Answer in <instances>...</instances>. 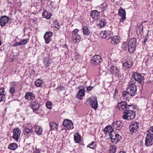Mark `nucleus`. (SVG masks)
Segmentation results:
<instances>
[{
	"label": "nucleus",
	"instance_id": "obj_30",
	"mask_svg": "<svg viewBox=\"0 0 153 153\" xmlns=\"http://www.w3.org/2000/svg\"><path fill=\"white\" fill-rule=\"evenodd\" d=\"M43 63L46 67H48L51 63V60L49 58H45L43 60Z\"/></svg>",
	"mask_w": 153,
	"mask_h": 153
},
{
	"label": "nucleus",
	"instance_id": "obj_33",
	"mask_svg": "<svg viewBox=\"0 0 153 153\" xmlns=\"http://www.w3.org/2000/svg\"><path fill=\"white\" fill-rule=\"evenodd\" d=\"M40 107L39 104L37 103H34L32 105V108L33 109V111H35L39 109V108Z\"/></svg>",
	"mask_w": 153,
	"mask_h": 153
},
{
	"label": "nucleus",
	"instance_id": "obj_16",
	"mask_svg": "<svg viewBox=\"0 0 153 153\" xmlns=\"http://www.w3.org/2000/svg\"><path fill=\"white\" fill-rule=\"evenodd\" d=\"M120 37L117 36H115L112 37L110 39L111 43L112 45H117L120 42Z\"/></svg>",
	"mask_w": 153,
	"mask_h": 153
},
{
	"label": "nucleus",
	"instance_id": "obj_9",
	"mask_svg": "<svg viewBox=\"0 0 153 153\" xmlns=\"http://www.w3.org/2000/svg\"><path fill=\"white\" fill-rule=\"evenodd\" d=\"M21 131L19 128L14 129L13 130V138L16 141H18L20 137Z\"/></svg>",
	"mask_w": 153,
	"mask_h": 153
},
{
	"label": "nucleus",
	"instance_id": "obj_58",
	"mask_svg": "<svg viewBox=\"0 0 153 153\" xmlns=\"http://www.w3.org/2000/svg\"><path fill=\"white\" fill-rule=\"evenodd\" d=\"M151 60H153V55L150 58Z\"/></svg>",
	"mask_w": 153,
	"mask_h": 153
},
{
	"label": "nucleus",
	"instance_id": "obj_53",
	"mask_svg": "<svg viewBox=\"0 0 153 153\" xmlns=\"http://www.w3.org/2000/svg\"><path fill=\"white\" fill-rule=\"evenodd\" d=\"M79 31V30L77 29H75L73 31V34H77V32Z\"/></svg>",
	"mask_w": 153,
	"mask_h": 153
},
{
	"label": "nucleus",
	"instance_id": "obj_15",
	"mask_svg": "<svg viewBox=\"0 0 153 153\" xmlns=\"http://www.w3.org/2000/svg\"><path fill=\"white\" fill-rule=\"evenodd\" d=\"M17 83V82H13L10 83V87L9 91L11 95H13L15 92V87Z\"/></svg>",
	"mask_w": 153,
	"mask_h": 153
},
{
	"label": "nucleus",
	"instance_id": "obj_59",
	"mask_svg": "<svg viewBox=\"0 0 153 153\" xmlns=\"http://www.w3.org/2000/svg\"><path fill=\"white\" fill-rule=\"evenodd\" d=\"M2 44V42L1 40L0 39V46Z\"/></svg>",
	"mask_w": 153,
	"mask_h": 153
},
{
	"label": "nucleus",
	"instance_id": "obj_1",
	"mask_svg": "<svg viewBox=\"0 0 153 153\" xmlns=\"http://www.w3.org/2000/svg\"><path fill=\"white\" fill-rule=\"evenodd\" d=\"M117 107L119 110L124 111L122 117L124 120H131L135 117L136 114L134 111L135 107L134 105H128L126 102L123 101L118 103Z\"/></svg>",
	"mask_w": 153,
	"mask_h": 153
},
{
	"label": "nucleus",
	"instance_id": "obj_32",
	"mask_svg": "<svg viewBox=\"0 0 153 153\" xmlns=\"http://www.w3.org/2000/svg\"><path fill=\"white\" fill-rule=\"evenodd\" d=\"M73 39L76 40V42H79L81 39V37L78 34H73Z\"/></svg>",
	"mask_w": 153,
	"mask_h": 153
},
{
	"label": "nucleus",
	"instance_id": "obj_36",
	"mask_svg": "<svg viewBox=\"0 0 153 153\" xmlns=\"http://www.w3.org/2000/svg\"><path fill=\"white\" fill-rule=\"evenodd\" d=\"M116 147L115 145H111L109 149L110 153H115L116 151Z\"/></svg>",
	"mask_w": 153,
	"mask_h": 153
},
{
	"label": "nucleus",
	"instance_id": "obj_56",
	"mask_svg": "<svg viewBox=\"0 0 153 153\" xmlns=\"http://www.w3.org/2000/svg\"><path fill=\"white\" fill-rule=\"evenodd\" d=\"M119 153H126L124 151H121L119 152Z\"/></svg>",
	"mask_w": 153,
	"mask_h": 153
},
{
	"label": "nucleus",
	"instance_id": "obj_2",
	"mask_svg": "<svg viewBox=\"0 0 153 153\" xmlns=\"http://www.w3.org/2000/svg\"><path fill=\"white\" fill-rule=\"evenodd\" d=\"M144 79V77L140 73L137 72H133L132 78L129 81L135 84L136 81L138 83H141Z\"/></svg>",
	"mask_w": 153,
	"mask_h": 153
},
{
	"label": "nucleus",
	"instance_id": "obj_23",
	"mask_svg": "<svg viewBox=\"0 0 153 153\" xmlns=\"http://www.w3.org/2000/svg\"><path fill=\"white\" fill-rule=\"evenodd\" d=\"M99 12L96 10H94L91 13V16L93 19H98V16H100Z\"/></svg>",
	"mask_w": 153,
	"mask_h": 153
},
{
	"label": "nucleus",
	"instance_id": "obj_29",
	"mask_svg": "<svg viewBox=\"0 0 153 153\" xmlns=\"http://www.w3.org/2000/svg\"><path fill=\"white\" fill-rule=\"evenodd\" d=\"M43 83V81L39 79H37L35 83V86L37 87H41Z\"/></svg>",
	"mask_w": 153,
	"mask_h": 153
},
{
	"label": "nucleus",
	"instance_id": "obj_22",
	"mask_svg": "<svg viewBox=\"0 0 153 153\" xmlns=\"http://www.w3.org/2000/svg\"><path fill=\"white\" fill-rule=\"evenodd\" d=\"M34 94L31 92H27L25 96V98L28 100H33L34 98Z\"/></svg>",
	"mask_w": 153,
	"mask_h": 153
},
{
	"label": "nucleus",
	"instance_id": "obj_10",
	"mask_svg": "<svg viewBox=\"0 0 153 153\" xmlns=\"http://www.w3.org/2000/svg\"><path fill=\"white\" fill-rule=\"evenodd\" d=\"M91 62L94 65L98 64L102 61L101 56L99 55L94 56L92 59Z\"/></svg>",
	"mask_w": 153,
	"mask_h": 153
},
{
	"label": "nucleus",
	"instance_id": "obj_40",
	"mask_svg": "<svg viewBox=\"0 0 153 153\" xmlns=\"http://www.w3.org/2000/svg\"><path fill=\"white\" fill-rule=\"evenodd\" d=\"M96 145L95 143L94 142H92L91 143L88 145L87 147H89L92 149H94L95 148Z\"/></svg>",
	"mask_w": 153,
	"mask_h": 153
},
{
	"label": "nucleus",
	"instance_id": "obj_37",
	"mask_svg": "<svg viewBox=\"0 0 153 153\" xmlns=\"http://www.w3.org/2000/svg\"><path fill=\"white\" fill-rule=\"evenodd\" d=\"M130 95V94L128 93V91H124L123 92L122 94V96L125 99H127L129 97V96Z\"/></svg>",
	"mask_w": 153,
	"mask_h": 153
},
{
	"label": "nucleus",
	"instance_id": "obj_17",
	"mask_svg": "<svg viewBox=\"0 0 153 153\" xmlns=\"http://www.w3.org/2000/svg\"><path fill=\"white\" fill-rule=\"evenodd\" d=\"M113 128L110 125L106 126V137H108L111 135V133L114 132L113 131Z\"/></svg>",
	"mask_w": 153,
	"mask_h": 153
},
{
	"label": "nucleus",
	"instance_id": "obj_47",
	"mask_svg": "<svg viewBox=\"0 0 153 153\" xmlns=\"http://www.w3.org/2000/svg\"><path fill=\"white\" fill-rule=\"evenodd\" d=\"M53 25L54 27L56 28H58L59 27V25L56 22H54Z\"/></svg>",
	"mask_w": 153,
	"mask_h": 153
},
{
	"label": "nucleus",
	"instance_id": "obj_39",
	"mask_svg": "<svg viewBox=\"0 0 153 153\" xmlns=\"http://www.w3.org/2000/svg\"><path fill=\"white\" fill-rule=\"evenodd\" d=\"M105 20H103L102 21V20H101L100 21V22L99 23H97V25L100 27H103L105 26V23L104 22Z\"/></svg>",
	"mask_w": 153,
	"mask_h": 153
},
{
	"label": "nucleus",
	"instance_id": "obj_19",
	"mask_svg": "<svg viewBox=\"0 0 153 153\" xmlns=\"http://www.w3.org/2000/svg\"><path fill=\"white\" fill-rule=\"evenodd\" d=\"M118 15L121 17L120 19H125L126 18V13L124 9L122 8L121 7L119 10L118 13Z\"/></svg>",
	"mask_w": 153,
	"mask_h": 153
},
{
	"label": "nucleus",
	"instance_id": "obj_26",
	"mask_svg": "<svg viewBox=\"0 0 153 153\" xmlns=\"http://www.w3.org/2000/svg\"><path fill=\"white\" fill-rule=\"evenodd\" d=\"M133 64L132 62H126L123 64V66L125 68H130L132 66Z\"/></svg>",
	"mask_w": 153,
	"mask_h": 153
},
{
	"label": "nucleus",
	"instance_id": "obj_20",
	"mask_svg": "<svg viewBox=\"0 0 153 153\" xmlns=\"http://www.w3.org/2000/svg\"><path fill=\"white\" fill-rule=\"evenodd\" d=\"M4 92V88H0V102L5 100V95Z\"/></svg>",
	"mask_w": 153,
	"mask_h": 153
},
{
	"label": "nucleus",
	"instance_id": "obj_50",
	"mask_svg": "<svg viewBox=\"0 0 153 153\" xmlns=\"http://www.w3.org/2000/svg\"><path fill=\"white\" fill-rule=\"evenodd\" d=\"M33 153H40V151L39 149L36 148Z\"/></svg>",
	"mask_w": 153,
	"mask_h": 153
},
{
	"label": "nucleus",
	"instance_id": "obj_42",
	"mask_svg": "<svg viewBox=\"0 0 153 153\" xmlns=\"http://www.w3.org/2000/svg\"><path fill=\"white\" fill-rule=\"evenodd\" d=\"M128 44L127 42H124L122 45L121 48L123 50H126L128 48Z\"/></svg>",
	"mask_w": 153,
	"mask_h": 153
},
{
	"label": "nucleus",
	"instance_id": "obj_3",
	"mask_svg": "<svg viewBox=\"0 0 153 153\" xmlns=\"http://www.w3.org/2000/svg\"><path fill=\"white\" fill-rule=\"evenodd\" d=\"M126 90L130 94V95L133 96L136 93L137 87L134 83H131V82L129 81Z\"/></svg>",
	"mask_w": 153,
	"mask_h": 153
},
{
	"label": "nucleus",
	"instance_id": "obj_13",
	"mask_svg": "<svg viewBox=\"0 0 153 153\" xmlns=\"http://www.w3.org/2000/svg\"><path fill=\"white\" fill-rule=\"evenodd\" d=\"M109 71L111 73L116 74V76H118L119 75L120 72L119 69L113 65L109 67Z\"/></svg>",
	"mask_w": 153,
	"mask_h": 153
},
{
	"label": "nucleus",
	"instance_id": "obj_27",
	"mask_svg": "<svg viewBox=\"0 0 153 153\" xmlns=\"http://www.w3.org/2000/svg\"><path fill=\"white\" fill-rule=\"evenodd\" d=\"M52 14L51 13H48L46 11L44 10L42 13V16L47 19H49Z\"/></svg>",
	"mask_w": 153,
	"mask_h": 153
},
{
	"label": "nucleus",
	"instance_id": "obj_7",
	"mask_svg": "<svg viewBox=\"0 0 153 153\" xmlns=\"http://www.w3.org/2000/svg\"><path fill=\"white\" fill-rule=\"evenodd\" d=\"M110 138L112 143H117L121 139V136L115 132L111 133V135L108 136Z\"/></svg>",
	"mask_w": 153,
	"mask_h": 153
},
{
	"label": "nucleus",
	"instance_id": "obj_52",
	"mask_svg": "<svg viewBox=\"0 0 153 153\" xmlns=\"http://www.w3.org/2000/svg\"><path fill=\"white\" fill-rule=\"evenodd\" d=\"M9 19V18L5 16H2L1 17L0 19Z\"/></svg>",
	"mask_w": 153,
	"mask_h": 153
},
{
	"label": "nucleus",
	"instance_id": "obj_54",
	"mask_svg": "<svg viewBox=\"0 0 153 153\" xmlns=\"http://www.w3.org/2000/svg\"><path fill=\"white\" fill-rule=\"evenodd\" d=\"M117 93H118V91L116 89H115V90L114 91V93L113 94L114 96V97L115 96V95L117 94Z\"/></svg>",
	"mask_w": 153,
	"mask_h": 153
},
{
	"label": "nucleus",
	"instance_id": "obj_31",
	"mask_svg": "<svg viewBox=\"0 0 153 153\" xmlns=\"http://www.w3.org/2000/svg\"><path fill=\"white\" fill-rule=\"evenodd\" d=\"M17 147V145L15 143L10 144L8 146V148L12 150H15Z\"/></svg>",
	"mask_w": 153,
	"mask_h": 153
},
{
	"label": "nucleus",
	"instance_id": "obj_46",
	"mask_svg": "<svg viewBox=\"0 0 153 153\" xmlns=\"http://www.w3.org/2000/svg\"><path fill=\"white\" fill-rule=\"evenodd\" d=\"M105 31H102L100 33V36L102 38H105Z\"/></svg>",
	"mask_w": 153,
	"mask_h": 153
},
{
	"label": "nucleus",
	"instance_id": "obj_28",
	"mask_svg": "<svg viewBox=\"0 0 153 153\" xmlns=\"http://www.w3.org/2000/svg\"><path fill=\"white\" fill-rule=\"evenodd\" d=\"M74 138L75 142L76 143H79L80 141L81 137L77 133L74 134Z\"/></svg>",
	"mask_w": 153,
	"mask_h": 153
},
{
	"label": "nucleus",
	"instance_id": "obj_6",
	"mask_svg": "<svg viewBox=\"0 0 153 153\" xmlns=\"http://www.w3.org/2000/svg\"><path fill=\"white\" fill-rule=\"evenodd\" d=\"M137 40L135 38L130 39L128 41V49L130 53L134 52L135 50Z\"/></svg>",
	"mask_w": 153,
	"mask_h": 153
},
{
	"label": "nucleus",
	"instance_id": "obj_25",
	"mask_svg": "<svg viewBox=\"0 0 153 153\" xmlns=\"http://www.w3.org/2000/svg\"><path fill=\"white\" fill-rule=\"evenodd\" d=\"M50 126L52 130H56L58 128V125L54 122H52L50 123Z\"/></svg>",
	"mask_w": 153,
	"mask_h": 153
},
{
	"label": "nucleus",
	"instance_id": "obj_11",
	"mask_svg": "<svg viewBox=\"0 0 153 153\" xmlns=\"http://www.w3.org/2000/svg\"><path fill=\"white\" fill-rule=\"evenodd\" d=\"M153 144V137L146 134V137L145 145L147 146H150Z\"/></svg>",
	"mask_w": 153,
	"mask_h": 153
},
{
	"label": "nucleus",
	"instance_id": "obj_43",
	"mask_svg": "<svg viewBox=\"0 0 153 153\" xmlns=\"http://www.w3.org/2000/svg\"><path fill=\"white\" fill-rule=\"evenodd\" d=\"M29 39H23L20 42V45H26L27 43L28 42Z\"/></svg>",
	"mask_w": 153,
	"mask_h": 153
},
{
	"label": "nucleus",
	"instance_id": "obj_12",
	"mask_svg": "<svg viewBox=\"0 0 153 153\" xmlns=\"http://www.w3.org/2000/svg\"><path fill=\"white\" fill-rule=\"evenodd\" d=\"M138 128V124L137 123L131 122L130 124L129 127L130 133L132 134L133 132H136Z\"/></svg>",
	"mask_w": 153,
	"mask_h": 153
},
{
	"label": "nucleus",
	"instance_id": "obj_44",
	"mask_svg": "<svg viewBox=\"0 0 153 153\" xmlns=\"http://www.w3.org/2000/svg\"><path fill=\"white\" fill-rule=\"evenodd\" d=\"M52 103L51 102H47L46 103V106L48 108L51 109L52 108Z\"/></svg>",
	"mask_w": 153,
	"mask_h": 153
},
{
	"label": "nucleus",
	"instance_id": "obj_14",
	"mask_svg": "<svg viewBox=\"0 0 153 153\" xmlns=\"http://www.w3.org/2000/svg\"><path fill=\"white\" fill-rule=\"evenodd\" d=\"M53 33L51 32H47L45 34L44 38L46 43H48L51 41V37L53 36Z\"/></svg>",
	"mask_w": 153,
	"mask_h": 153
},
{
	"label": "nucleus",
	"instance_id": "obj_60",
	"mask_svg": "<svg viewBox=\"0 0 153 153\" xmlns=\"http://www.w3.org/2000/svg\"><path fill=\"white\" fill-rule=\"evenodd\" d=\"M103 132L105 133V128H104L103 129Z\"/></svg>",
	"mask_w": 153,
	"mask_h": 153
},
{
	"label": "nucleus",
	"instance_id": "obj_5",
	"mask_svg": "<svg viewBox=\"0 0 153 153\" xmlns=\"http://www.w3.org/2000/svg\"><path fill=\"white\" fill-rule=\"evenodd\" d=\"M86 103L91 105L92 107L95 110L97 108L98 104L97 99L95 97L88 98L87 99Z\"/></svg>",
	"mask_w": 153,
	"mask_h": 153
},
{
	"label": "nucleus",
	"instance_id": "obj_45",
	"mask_svg": "<svg viewBox=\"0 0 153 153\" xmlns=\"http://www.w3.org/2000/svg\"><path fill=\"white\" fill-rule=\"evenodd\" d=\"M142 24L143 23H142L138 27V30L140 33H141L143 31V26L142 25Z\"/></svg>",
	"mask_w": 153,
	"mask_h": 153
},
{
	"label": "nucleus",
	"instance_id": "obj_41",
	"mask_svg": "<svg viewBox=\"0 0 153 153\" xmlns=\"http://www.w3.org/2000/svg\"><path fill=\"white\" fill-rule=\"evenodd\" d=\"M147 134L150 135V136L153 137V126L150 127L149 130L147 131Z\"/></svg>",
	"mask_w": 153,
	"mask_h": 153
},
{
	"label": "nucleus",
	"instance_id": "obj_35",
	"mask_svg": "<svg viewBox=\"0 0 153 153\" xmlns=\"http://www.w3.org/2000/svg\"><path fill=\"white\" fill-rule=\"evenodd\" d=\"M113 35L111 31L108 30V31H106V38L107 40H110Z\"/></svg>",
	"mask_w": 153,
	"mask_h": 153
},
{
	"label": "nucleus",
	"instance_id": "obj_34",
	"mask_svg": "<svg viewBox=\"0 0 153 153\" xmlns=\"http://www.w3.org/2000/svg\"><path fill=\"white\" fill-rule=\"evenodd\" d=\"M82 32L83 34L86 35H88L90 33V31L87 27H84L83 28Z\"/></svg>",
	"mask_w": 153,
	"mask_h": 153
},
{
	"label": "nucleus",
	"instance_id": "obj_55",
	"mask_svg": "<svg viewBox=\"0 0 153 153\" xmlns=\"http://www.w3.org/2000/svg\"><path fill=\"white\" fill-rule=\"evenodd\" d=\"M63 47H66L67 48H68V45L66 44H65L63 45Z\"/></svg>",
	"mask_w": 153,
	"mask_h": 153
},
{
	"label": "nucleus",
	"instance_id": "obj_4",
	"mask_svg": "<svg viewBox=\"0 0 153 153\" xmlns=\"http://www.w3.org/2000/svg\"><path fill=\"white\" fill-rule=\"evenodd\" d=\"M24 128L23 131V134L25 136L29 137L32 133L33 126L30 123H27L24 126Z\"/></svg>",
	"mask_w": 153,
	"mask_h": 153
},
{
	"label": "nucleus",
	"instance_id": "obj_49",
	"mask_svg": "<svg viewBox=\"0 0 153 153\" xmlns=\"http://www.w3.org/2000/svg\"><path fill=\"white\" fill-rule=\"evenodd\" d=\"M93 88V87L92 86H89L87 88V91L89 92Z\"/></svg>",
	"mask_w": 153,
	"mask_h": 153
},
{
	"label": "nucleus",
	"instance_id": "obj_51",
	"mask_svg": "<svg viewBox=\"0 0 153 153\" xmlns=\"http://www.w3.org/2000/svg\"><path fill=\"white\" fill-rule=\"evenodd\" d=\"M150 60V58H148L145 62L146 64V65H149V64L151 63V62L150 61H149Z\"/></svg>",
	"mask_w": 153,
	"mask_h": 153
},
{
	"label": "nucleus",
	"instance_id": "obj_38",
	"mask_svg": "<svg viewBox=\"0 0 153 153\" xmlns=\"http://www.w3.org/2000/svg\"><path fill=\"white\" fill-rule=\"evenodd\" d=\"M9 20H0V25L1 26H3L8 22Z\"/></svg>",
	"mask_w": 153,
	"mask_h": 153
},
{
	"label": "nucleus",
	"instance_id": "obj_61",
	"mask_svg": "<svg viewBox=\"0 0 153 153\" xmlns=\"http://www.w3.org/2000/svg\"><path fill=\"white\" fill-rule=\"evenodd\" d=\"M124 20H120V22H122Z\"/></svg>",
	"mask_w": 153,
	"mask_h": 153
},
{
	"label": "nucleus",
	"instance_id": "obj_24",
	"mask_svg": "<svg viewBox=\"0 0 153 153\" xmlns=\"http://www.w3.org/2000/svg\"><path fill=\"white\" fill-rule=\"evenodd\" d=\"M121 122L120 121H114L113 123V127L114 128H115L117 130H119Z\"/></svg>",
	"mask_w": 153,
	"mask_h": 153
},
{
	"label": "nucleus",
	"instance_id": "obj_48",
	"mask_svg": "<svg viewBox=\"0 0 153 153\" xmlns=\"http://www.w3.org/2000/svg\"><path fill=\"white\" fill-rule=\"evenodd\" d=\"M21 45L20 42H15L13 44V47H16L18 45Z\"/></svg>",
	"mask_w": 153,
	"mask_h": 153
},
{
	"label": "nucleus",
	"instance_id": "obj_21",
	"mask_svg": "<svg viewBox=\"0 0 153 153\" xmlns=\"http://www.w3.org/2000/svg\"><path fill=\"white\" fill-rule=\"evenodd\" d=\"M35 132L38 135L42 134V127L37 125L34 126Z\"/></svg>",
	"mask_w": 153,
	"mask_h": 153
},
{
	"label": "nucleus",
	"instance_id": "obj_8",
	"mask_svg": "<svg viewBox=\"0 0 153 153\" xmlns=\"http://www.w3.org/2000/svg\"><path fill=\"white\" fill-rule=\"evenodd\" d=\"M62 124L68 129H71L74 128L72 122L69 120H65L63 122Z\"/></svg>",
	"mask_w": 153,
	"mask_h": 153
},
{
	"label": "nucleus",
	"instance_id": "obj_57",
	"mask_svg": "<svg viewBox=\"0 0 153 153\" xmlns=\"http://www.w3.org/2000/svg\"><path fill=\"white\" fill-rule=\"evenodd\" d=\"M147 41V39H144V43H145Z\"/></svg>",
	"mask_w": 153,
	"mask_h": 153
},
{
	"label": "nucleus",
	"instance_id": "obj_18",
	"mask_svg": "<svg viewBox=\"0 0 153 153\" xmlns=\"http://www.w3.org/2000/svg\"><path fill=\"white\" fill-rule=\"evenodd\" d=\"M85 95L84 90L83 89H81L77 93L76 97L78 99L80 100L82 99Z\"/></svg>",
	"mask_w": 153,
	"mask_h": 153
}]
</instances>
